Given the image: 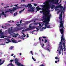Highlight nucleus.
<instances>
[{
	"label": "nucleus",
	"instance_id": "f257e3e1",
	"mask_svg": "<svg viewBox=\"0 0 66 66\" xmlns=\"http://www.w3.org/2000/svg\"><path fill=\"white\" fill-rule=\"evenodd\" d=\"M50 5L48 7H45V8L46 9H44L45 11H47V12H43V14L45 15V17H45V18L43 19V20H44V21H43V22L45 23V26L47 25V24H48V22H50V18L51 17V14H50V11L49 10V9H50Z\"/></svg>",
	"mask_w": 66,
	"mask_h": 66
},
{
	"label": "nucleus",
	"instance_id": "f03ea898",
	"mask_svg": "<svg viewBox=\"0 0 66 66\" xmlns=\"http://www.w3.org/2000/svg\"><path fill=\"white\" fill-rule=\"evenodd\" d=\"M60 26H59L60 28H62L60 30V32L61 34H64V23H63V22H60Z\"/></svg>",
	"mask_w": 66,
	"mask_h": 66
},
{
	"label": "nucleus",
	"instance_id": "7ed1b4c3",
	"mask_svg": "<svg viewBox=\"0 0 66 66\" xmlns=\"http://www.w3.org/2000/svg\"><path fill=\"white\" fill-rule=\"evenodd\" d=\"M62 36L61 37V42L62 43V45L63 46V47H64V48H65V47H66V45L65 44V38H64V34H62Z\"/></svg>",
	"mask_w": 66,
	"mask_h": 66
},
{
	"label": "nucleus",
	"instance_id": "20e7f679",
	"mask_svg": "<svg viewBox=\"0 0 66 66\" xmlns=\"http://www.w3.org/2000/svg\"><path fill=\"white\" fill-rule=\"evenodd\" d=\"M32 24H30L29 26V28H26L25 29V32L26 31H30V30H32L34 29H35L36 28V27H35L34 26H31Z\"/></svg>",
	"mask_w": 66,
	"mask_h": 66
},
{
	"label": "nucleus",
	"instance_id": "39448f33",
	"mask_svg": "<svg viewBox=\"0 0 66 66\" xmlns=\"http://www.w3.org/2000/svg\"><path fill=\"white\" fill-rule=\"evenodd\" d=\"M62 43H61V42H60L59 43V44L58 45L59 46H60V44L61 45V46H59V47L58 48V49H59V48H60V51H59V54H60L61 53V52H62V51H63V49H65V48H64H64H63V47H62Z\"/></svg>",
	"mask_w": 66,
	"mask_h": 66
},
{
	"label": "nucleus",
	"instance_id": "423d86ee",
	"mask_svg": "<svg viewBox=\"0 0 66 66\" xmlns=\"http://www.w3.org/2000/svg\"><path fill=\"white\" fill-rule=\"evenodd\" d=\"M55 0H52L50 1V0H49V1H47L45 2H44L43 4H44V5L45 6V5H47V2H54V1Z\"/></svg>",
	"mask_w": 66,
	"mask_h": 66
},
{
	"label": "nucleus",
	"instance_id": "0eeeda50",
	"mask_svg": "<svg viewBox=\"0 0 66 66\" xmlns=\"http://www.w3.org/2000/svg\"><path fill=\"white\" fill-rule=\"evenodd\" d=\"M63 10L61 11L60 15H59V19L60 20V22H63L62 21V14L63 13Z\"/></svg>",
	"mask_w": 66,
	"mask_h": 66
},
{
	"label": "nucleus",
	"instance_id": "6e6552de",
	"mask_svg": "<svg viewBox=\"0 0 66 66\" xmlns=\"http://www.w3.org/2000/svg\"><path fill=\"white\" fill-rule=\"evenodd\" d=\"M49 22H48V24H47L46 26V25H45V27H43L42 28L43 29H46V28H50V25L47 26V24H49Z\"/></svg>",
	"mask_w": 66,
	"mask_h": 66
},
{
	"label": "nucleus",
	"instance_id": "1a4fd4ad",
	"mask_svg": "<svg viewBox=\"0 0 66 66\" xmlns=\"http://www.w3.org/2000/svg\"><path fill=\"white\" fill-rule=\"evenodd\" d=\"M27 7H28V8H29V9H32L33 8V7H32V6L31 4H28L27 5Z\"/></svg>",
	"mask_w": 66,
	"mask_h": 66
},
{
	"label": "nucleus",
	"instance_id": "9d476101",
	"mask_svg": "<svg viewBox=\"0 0 66 66\" xmlns=\"http://www.w3.org/2000/svg\"><path fill=\"white\" fill-rule=\"evenodd\" d=\"M39 26H40V28H41L42 27H43V26H44V24H43V23H39Z\"/></svg>",
	"mask_w": 66,
	"mask_h": 66
},
{
	"label": "nucleus",
	"instance_id": "9b49d317",
	"mask_svg": "<svg viewBox=\"0 0 66 66\" xmlns=\"http://www.w3.org/2000/svg\"><path fill=\"white\" fill-rule=\"evenodd\" d=\"M12 42V43H15V44L16 43H18V42L17 40H14V39H11Z\"/></svg>",
	"mask_w": 66,
	"mask_h": 66
},
{
	"label": "nucleus",
	"instance_id": "f8f14e48",
	"mask_svg": "<svg viewBox=\"0 0 66 66\" xmlns=\"http://www.w3.org/2000/svg\"><path fill=\"white\" fill-rule=\"evenodd\" d=\"M12 36H13V37H15V38H16V37H17V35H16V34L14 33H13V35H12Z\"/></svg>",
	"mask_w": 66,
	"mask_h": 66
},
{
	"label": "nucleus",
	"instance_id": "ddd939ff",
	"mask_svg": "<svg viewBox=\"0 0 66 66\" xmlns=\"http://www.w3.org/2000/svg\"><path fill=\"white\" fill-rule=\"evenodd\" d=\"M23 29V27H20L17 28L16 29L17 31H19V30H22Z\"/></svg>",
	"mask_w": 66,
	"mask_h": 66
},
{
	"label": "nucleus",
	"instance_id": "4468645a",
	"mask_svg": "<svg viewBox=\"0 0 66 66\" xmlns=\"http://www.w3.org/2000/svg\"><path fill=\"white\" fill-rule=\"evenodd\" d=\"M40 9L39 8V6H38V7H36V10H37L35 12H37V11H38Z\"/></svg>",
	"mask_w": 66,
	"mask_h": 66
},
{
	"label": "nucleus",
	"instance_id": "2eb2a0df",
	"mask_svg": "<svg viewBox=\"0 0 66 66\" xmlns=\"http://www.w3.org/2000/svg\"><path fill=\"white\" fill-rule=\"evenodd\" d=\"M6 14H4V12H2L1 13H0V16H2V15H4V16H5Z\"/></svg>",
	"mask_w": 66,
	"mask_h": 66
},
{
	"label": "nucleus",
	"instance_id": "dca6fc26",
	"mask_svg": "<svg viewBox=\"0 0 66 66\" xmlns=\"http://www.w3.org/2000/svg\"><path fill=\"white\" fill-rule=\"evenodd\" d=\"M18 9L16 8V7H13V9L12 10H13V12H14L15 10H18Z\"/></svg>",
	"mask_w": 66,
	"mask_h": 66
},
{
	"label": "nucleus",
	"instance_id": "f3484780",
	"mask_svg": "<svg viewBox=\"0 0 66 66\" xmlns=\"http://www.w3.org/2000/svg\"><path fill=\"white\" fill-rule=\"evenodd\" d=\"M41 38V37H40L39 39V40L40 44V45H42L43 44V43H42V42L41 41V39H42V38Z\"/></svg>",
	"mask_w": 66,
	"mask_h": 66
},
{
	"label": "nucleus",
	"instance_id": "a211bd4d",
	"mask_svg": "<svg viewBox=\"0 0 66 66\" xmlns=\"http://www.w3.org/2000/svg\"><path fill=\"white\" fill-rule=\"evenodd\" d=\"M9 11H6L5 12V13H6L7 12H13V10H11V9H9Z\"/></svg>",
	"mask_w": 66,
	"mask_h": 66
},
{
	"label": "nucleus",
	"instance_id": "6ab92c4d",
	"mask_svg": "<svg viewBox=\"0 0 66 66\" xmlns=\"http://www.w3.org/2000/svg\"><path fill=\"white\" fill-rule=\"evenodd\" d=\"M8 33H9V34H10V35H12H12H13V34H12V31L9 30L8 31Z\"/></svg>",
	"mask_w": 66,
	"mask_h": 66
},
{
	"label": "nucleus",
	"instance_id": "aec40b11",
	"mask_svg": "<svg viewBox=\"0 0 66 66\" xmlns=\"http://www.w3.org/2000/svg\"><path fill=\"white\" fill-rule=\"evenodd\" d=\"M49 46L48 45L46 46V47H45V48H44V49H45V50H47L48 49H49Z\"/></svg>",
	"mask_w": 66,
	"mask_h": 66
},
{
	"label": "nucleus",
	"instance_id": "412c9836",
	"mask_svg": "<svg viewBox=\"0 0 66 66\" xmlns=\"http://www.w3.org/2000/svg\"><path fill=\"white\" fill-rule=\"evenodd\" d=\"M17 5H14V6H16V7H17V9H19V8H21V9H22V7H18V6H17Z\"/></svg>",
	"mask_w": 66,
	"mask_h": 66
},
{
	"label": "nucleus",
	"instance_id": "4be33fe9",
	"mask_svg": "<svg viewBox=\"0 0 66 66\" xmlns=\"http://www.w3.org/2000/svg\"><path fill=\"white\" fill-rule=\"evenodd\" d=\"M15 64H17L18 66H20L21 65V64L19 62H18L17 63H16Z\"/></svg>",
	"mask_w": 66,
	"mask_h": 66
},
{
	"label": "nucleus",
	"instance_id": "5701e85b",
	"mask_svg": "<svg viewBox=\"0 0 66 66\" xmlns=\"http://www.w3.org/2000/svg\"><path fill=\"white\" fill-rule=\"evenodd\" d=\"M17 58H16L15 59V60H14V61L15 62V63L16 64V63H17V62H18V60H17Z\"/></svg>",
	"mask_w": 66,
	"mask_h": 66
},
{
	"label": "nucleus",
	"instance_id": "b1692460",
	"mask_svg": "<svg viewBox=\"0 0 66 66\" xmlns=\"http://www.w3.org/2000/svg\"><path fill=\"white\" fill-rule=\"evenodd\" d=\"M4 62H5V61L3 60V62H1L0 63V65H1L3 64L4 63Z\"/></svg>",
	"mask_w": 66,
	"mask_h": 66
},
{
	"label": "nucleus",
	"instance_id": "393cba45",
	"mask_svg": "<svg viewBox=\"0 0 66 66\" xmlns=\"http://www.w3.org/2000/svg\"><path fill=\"white\" fill-rule=\"evenodd\" d=\"M55 7V5H52L51 7V9H53V8Z\"/></svg>",
	"mask_w": 66,
	"mask_h": 66
},
{
	"label": "nucleus",
	"instance_id": "a878e982",
	"mask_svg": "<svg viewBox=\"0 0 66 66\" xmlns=\"http://www.w3.org/2000/svg\"><path fill=\"white\" fill-rule=\"evenodd\" d=\"M13 48H14V46H11L10 47L9 49H10V50H12Z\"/></svg>",
	"mask_w": 66,
	"mask_h": 66
},
{
	"label": "nucleus",
	"instance_id": "bb28decb",
	"mask_svg": "<svg viewBox=\"0 0 66 66\" xmlns=\"http://www.w3.org/2000/svg\"><path fill=\"white\" fill-rule=\"evenodd\" d=\"M55 1L56 2L55 3L56 4V3H57L58 4H59L58 3V2H59V0H55L54 1Z\"/></svg>",
	"mask_w": 66,
	"mask_h": 66
},
{
	"label": "nucleus",
	"instance_id": "cd10ccee",
	"mask_svg": "<svg viewBox=\"0 0 66 66\" xmlns=\"http://www.w3.org/2000/svg\"><path fill=\"white\" fill-rule=\"evenodd\" d=\"M43 38L44 39H45L46 38H47V37L43 36L41 38Z\"/></svg>",
	"mask_w": 66,
	"mask_h": 66
},
{
	"label": "nucleus",
	"instance_id": "c85d7f7f",
	"mask_svg": "<svg viewBox=\"0 0 66 66\" xmlns=\"http://www.w3.org/2000/svg\"><path fill=\"white\" fill-rule=\"evenodd\" d=\"M62 5L60 4L59 5V6H60V7H59V8H60V9H63V7L61 6Z\"/></svg>",
	"mask_w": 66,
	"mask_h": 66
},
{
	"label": "nucleus",
	"instance_id": "c756f323",
	"mask_svg": "<svg viewBox=\"0 0 66 66\" xmlns=\"http://www.w3.org/2000/svg\"><path fill=\"white\" fill-rule=\"evenodd\" d=\"M39 23L38 22L34 23V24L35 25H37V24H39Z\"/></svg>",
	"mask_w": 66,
	"mask_h": 66
},
{
	"label": "nucleus",
	"instance_id": "7c9ffc66",
	"mask_svg": "<svg viewBox=\"0 0 66 66\" xmlns=\"http://www.w3.org/2000/svg\"><path fill=\"white\" fill-rule=\"evenodd\" d=\"M10 65H11V66H14L13 65V64L12 63L9 64H8L7 65V66H10Z\"/></svg>",
	"mask_w": 66,
	"mask_h": 66
},
{
	"label": "nucleus",
	"instance_id": "2f4dec72",
	"mask_svg": "<svg viewBox=\"0 0 66 66\" xmlns=\"http://www.w3.org/2000/svg\"><path fill=\"white\" fill-rule=\"evenodd\" d=\"M30 11H31V12H34V9L30 10H29Z\"/></svg>",
	"mask_w": 66,
	"mask_h": 66
},
{
	"label": "nucleus",
	"instance_id": "473e14b6",
	"mask_svg": "<svg viewBox=\"0 0 66 66\" xmlns=\"http://www.w3.org/2000/svg\"><path fill=\"white\" fill-rule=\"evenodd\" d=\"M44 43H47V42H48V40H47V39H45V40H44Z\"/></svg>",
	"mask_w": 66,
	"mask_h": 66
},
{
	"label": "nucleus",
	"instance_id": "72a5a7b5",
	"mask_svg": "<svg viewBox=\"0 0 66 66\" xmlns=\"http://www.w3.org/2000/svg\"><path fill=\"white\" fill-rule=\"evenodd\" d=\"M32 58L33 59V61H36V59H35L33 57V56H32Z\"/></svg>",
	"mask_w": 66,
	"mask_h": 66
},
{
	"label": "nucleus",
	"instance_id": "f704fd0d",
	"mask_svg": "<svg viewBox=\"0 0 66 66\" xmlns=\"http://www.w3.org/2000/svg\"><path fill=\"white\" fill-rule=\"evenodd\" d=\"M42 45V47L44 48V49H45V47H44L43 46H44L45 45V44H43L41 45Z\"/></svg>",
	"mask_w": 66,
	"mask_h": 66
},
{
	"label": "nucleus",
	"instance_id": "c9c22d12",
	"mask_svg": "<svg viewBox=\"0 0 66 66\" xmlns=\"http://www.w3.org/2000/svg\"><path fill=\"white\" fill-rule=\"evenodd\" d=\"M60 7V6L59 5L57 6H56L55 7V8H56V9H57V8H59V7Z\"/></svg>",
	"mask_w": 66,
	"mask_h": 66
},
{
	"label": "nucleus",
	"instance_id": "e433bc0d",
	"mask_svg": "<svg viewBox=\"0 0 66 66\" xmlns=\"http://www.w3.org/2000/svg\"><path fill=\"white\" fill-rule=\"evenodd\" d=\"M30 52L32 55H33V52H32V51H30Z\"/></svg>",
	"mask_w": 66,
	"mask_h": 66
},
{
	"label": "nucleus",
	"instance_id": "4c0bfd02",
	"mask_svg": "<svg viewBox=\"0 0 66 66\" xmlns=\"http://www.w3.org/2000/svg\"><path fill=\"white\" fill-rule=\"evenodd\" d=\"M17 13H16H16H14V16H16V15H17Z\"/></svg>",
	"mask_w": 66,
	"mask_h": 66
},
{
	"label": "nucleus",
	"instance_id": "58836bf2",
	"mask_svg": "<svg viewBox=\"0 0 66 66\" xmlns=\"http://www.w3.org/2000/svg\"><path fill=\"white\" fill-rule=\"evenodd\" d=\"M2 33V30H1V29H0V33L1 34Z\"/></svg>",
	"mask_w": 66,
	"mask_h": 66
},
{
	"label": "nucleus",
	"instance_id": "ea45409f",
	"mask_svg": "<svg viewBox=\"0 0 66 66\" xmlns=\"http://www.w3.org/2000/svg\"><path fill=\"white\" fill-rule=\"evenodd\" d=\"M4 36L3 35H2L1 36V38H4Z\"/></svg>",
	"mask_w": 66,
	"mask_h": 66
},
{
	"label": "nucleus",
	"instance_id": "a19ab883",
	"mask_svg": "<svg viewBox=\"0 0 66 66\" xmlns=\"http://www.w3.org/2000/svg\"><path fill=\"white\" fill-rule=\"evenodd\" d=\"M27 36H27V38H28L29 37V35H28V34H27Z\"/></svg>",
	"mask_w": 66,
	"mask_h": 66
},
{
	"label": "nucleus",
	"instance_id": "79ce46f5",
	"mask_svg": "<svg viewBox=\"0 0 66 66\" xmlns=\"http://www.w3.org/2000/svg\"><path fill=\"white\" fill-rule=\"evenodd\" d=\"M7 41H8L9 42H11L10 39H8Z\"/></svg>",
	"mask_w": 66,
	"mask_h": 66
},
{
	"label": "nucleus",
	"instance_id": "37998d69",
	"mask_svg": "<svg viewBox=\"0 0 66 66\" xmlns=\"http://www.w3.org/2000/svg\"><path fill=\"white\" fill-rule=\"evenodd\" d=\"M22 32H25V29H23L22 30Z\"/></svg>",
	"mask_w": 66,
	"mask_h": 66
},
{
	"label": "nucleus",
	"instance_id": "c03bdc74",
	"mask_svg": "<svg viewBox=\"0 0 66 66\" xmlns=\"http://www.w3.org/2000/svg\"><path fill=\"white\" fill-rule=\"evenodd\" d=\"M23 35H24V37H25V36H26V35H25L24 34V33H23Z\"/></svg>",
	"mask_w": 66,
	"mask_h": 66
},
{
	"label": "nucleus",
	"instance_id": "a18cd8bd",
	"mask_svg": "<svg viewBox=\"0 0 66 66\" xmlns=\"http://www.w3.org/2000/svg\"><path fill=\"white\" fill-rule=\"evenodd\" d=\"M33 21L32 20H31L30 21H29V23H30V22H32Z\"/></svg>",
	"mask_w": 66,
	"mask_h": 66
},
{
	"label": "nucleus",
	"instance_id": "49530a36",
	"mask_svg": "<svg viewBox=\"0 0 66 66\" xmlns=\"http://www.w3.org/2000/svg\"><path fill=\"white\" fill-rule=\"evenodd\" d=\"M13 61H14L13 60H10L11 62H13Z\"/></svg>",
	"mask_w": 66,
	"mask_h": 66
},
{
	"label": "nucleus",
	"instance_id": "de8ad7c7",
	"mask_svg": "<svg viewBox=\"0 0 66 66\" xmlns=\"http://www.w3.org/2000/svg\"><path fill=\"white\" fill-rule=\"evenodd\" d=\"M20 39H23V40L25 39H24V38H23V37L22 38H20Z\"/></svg>",
	"mask_w": 66,
	"mask_h": 66
},
{
	"label": "nucleus",
	"instance_id": "09e8293b",
	"mask_svg": "<svg viewBox=\"0 0 66 66\" xmlns=\"http://www.w3.org/2000/svg\"><path fill=\"white\" fill-rule=\"evenodd\" d=\"M62 11H63V10L61 9V10H60L59 11L60 12Z\"/></svg>",
	"mask_w": 66,
	"mask_h": 66
},
{
	"label": "nucleus",
	"instance_id": "8fccbe9b",
	"mask_svg": "<svg viewBox=\"0 0 66 66\" xmlns=\"http://www.w3.org/2000/svg\"><path fill=\"white\" fill-rule=\"evenodd\" d=\"M65 7H64V8L63 9V11H65Z\"/></svg>",
	"mask_w": 66,
	"mask_h": 66
},
{
	"label": "nucleus",
	"instance_id": "3c124183",
	"mask_svg": "<svg viewBox=\"0 0 66 66\" xmlns=\"http://www.w3.org/2000/svg\"><path fill=\"white\" fill-rule=\"evenodd\" d=\"M34 5L35 6H37V4H34Z\"/></svg>",
	"mask_w": 66,
	"mask_h": 66
},
{
	"label": "nucleus",
	"instance_id": "603ef678",
	"mask_svg": "<svg viewBox=\"0 0 66 66\" xmlns=\"http://www.w3.org/2000/svg\"><path fill=\"white\" fill-rule=\"evenodd\" d=\"M36 29L37 30V31H38L39 30V29H38V28H36Z\"/></svg>",
	"mask_w": 66,
	"mask_h": 66
},
{
	"label": "nucleus",
	"instance_id": "864d4df0",
	"mask_svg": "<svg viewBox=\"0 0 66 66\" xmlns=\"http://www.w3.org/2000/svg\"><path fill=\"white\" fill-rule=\"evenodd\" d=\"M58 59V58L57 57H55V59H56V60H57Z\"/></svg>",
	"mask_w": 66,
	"mask_h": 66
},
{
	"label": "nucleus",
	"instance_id": "5fc2aeb1",
	"mask_svg": "<svg viewBox=\"0 0 66 66\" xmlns=\"http://www.w3.org/2000/svg\"><path fill=\"white\" fill-rule=\"evenodd\" d=\"M41 66H45L44 64H42V65H40Z\"/></svg>",
	"mask_w": 66,
	"mask_h": 66
},
{
	"label": "nucleus",
	"instance_id": "6e6d98bb",
	"mask_svg": "<svg viewBox=\"0 0 66 66\" xmlns=\"http://www.w3.org/2000/svg\"><path fill=\"white\" fill-rule=\"evenodd\" d=\"M22 12V10H21V11H20L19 12H20V13H21Z\"/></svg>",
	"mask_w": 66,
	"mask_h": 66
},
{
	"label": "nucleus",
	"instance_id": "4d7b16f0",
	"mask_svg": "<svg viewBox=\"0 0 66 66\" xmlns=\"http://www.w3.org/2000/svg\"><path fill=\"white\" fill-rule=\"evenodd\" d=\"M60 11H59L57 12V14H59V13H60Z\"/></svg>",
	"mask_w": 66,
	"mask_h": 66
},
{
	"label": "nucleus",
	"instance_id": "13d9d810",
	"mask_svg": "<svg viewBox=\"0 0 66 66\" xmlns=\"http://www.w3.org/2000/svg\"><path fill=\"white\" fill-rule=\"evenodd\" d=\"M22 20H21V21H20V23H22Z\"/></svg>",
	"mask_w": 66,
	"mask_h": 66
},
{
	"label": "nucleus",
	"instance_id": "bf43d9fd",
	"mask_svg": "<svg viewBox=\"0 0 66 66\" xmlns=\"http://www.w3.org/2000/svg\"><path fill=\"white\" fill-rule=\"evenodd\" d=\"M43 12H43V11H40V13H43Z\"/></svg>",
	"mask_w": 66,
	"mask_h": 66
},
{
	"label": "nucleus",
	"instance_id": "052dcab7",
	"mask_svg": "<svg viewBox=\"0 0 66 66\" xmlns=\"http://www.w3.org/2000/svg\"><path fill=\"white\" fill-rule=\"evenodd\" d=\"M55 63H57V61H55Z\"/></svg>",
	"mask_w": 66,
	"mask_h": 66
},
{
	"label": "nucleus",
	"instance_id": "680f3d73",
	"mask_svg": "<svg viewBox=\"0 0 66 66\" xmlns=\"http://www.w3.org/2000/svg\"><path fill=\"white\" fill-rule=\"evenodd\" d=\"M47 50L48 51H49V52H50V50H49L48 49H47Z\"/></svg>",
	"mask_w": 66,
	"mask_h": 66
},
{
	"label": "nucleus",
	"instance_id": "e2e57ef3",
	"mask_svg": "<svg viewBox=\"0 0 66 66\" xmlns=\"http://www.w3.org/2000/svg\"><path fill=\"white\" fill-rule=\"evenodd\" d=\"M24 6H25L26 7H28V5L27 6H26V5H25Z\"/></svg>",
	"mask_w": 66,
	"mask_h": 66
},
{
	"label": "nucleus",
	"instance_id": "0e129e2a",
	"mask_svg": "<svg viewBox=\"0 0 66 66\" xmlns=\"http://www.w3.org/2000/svg\"><path fill=\"white\" fill-rule=\"evenodd\" d=\"M41 6H42V7H44V6H45V5H41Z\"/></svg>",
	"mask_w": 66,
	"mask_h": 66
},
{
	"label": "nucleus",
	"instance_id": "69168bd1",
	"mask_svg": "<svg viewBox=\"0 0 66 66\" xmlns=\"http://www.w3.org/2000/svg\"><path fill=\"white\" fill-rule=\"evenodd\" d=\"M35 31H37L36 30H33V32H35Z\"/></svg>",
	"mask_w": 66,
	"mask_h": 66
},
{
	"label": "nucleus",
	"instance_id": "338daca9",
	"mask_svg": "<svg viewBox=\"0 0 66 66\" xmlns=\"http://www.w3.org/2000/svg\"><path fill=\"white\" fill-rule=\"evenodd\" d=\"M13 55H14V54H12L11 55V56H13Z\"/></svg>",
	"mask_w": 66,
	"mask_h": 66
},
{
	"label": "nucleus",
	"instance_id": "774afa93",
	"mask_svg": "<svg viewBox=\"0 0 66 66\" xmlns=\"http://www.w3.org/2000/svg\"><path fill=\"white\" fill-rule=\"evenodd\" d=\"M16 36H18L19 34H16Z\"/></svg>",
	"mask_w": 66,
	"mask_h": 66
}]
</instances>
